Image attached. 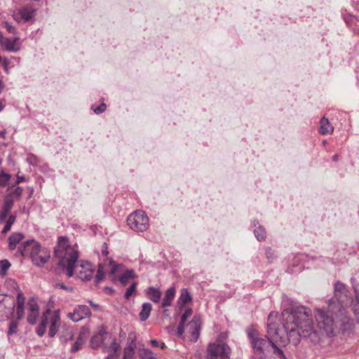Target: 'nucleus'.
Here are the masks:
<instances>
[{
    "label": "nucleus",
    "instance_id": "1",
    "mask_svg": "<svg viewBox=\"0 0 359 359\" xmlns=\"http://www.w3.org/2000/svg\"><path fill=\"white\" fill-rule=\"evenodd\" d=\"M254 353L259 359H276L271 353L276 345H285L287 342L296 346L302 338L308 339L317 344L321 340L320 334L315 330L312 313L303 306H292L278 313L271 312L268 317L267 339L259 337L253 327L246 330Z\"/></svg>",
    "mask_w": 359,
    "mask_h": 359
},
{
    "label": "nucleus",
    "instance_id": "2",
    "mask_svg": "<svg viewBox=\"0 0 359 359\" xmlns=\"http://www.w3.org/2000/svg\"><path fill=\"white\" fill-rule=\"evenodd\" d=\"M55 255L59 260V265L66 269L67 276H73L75 264L79 259L77 245H71L67 237L60 236L55 248Z\"/></svg>",
    "mask_w": 359,
    "mask_h": 359
},
{
    "label": "nucleus",
    "instance_id": "3",
    "mask_svg": "<svg viewBox=\"0 0 359 359\" xmlns=\"http://www.w3.org/2000/svg\"><path fill=\"white\" fill-rule=\"evenodd\" d=\"M339 310L335 308V303L334 302L329 303V310L327 312L318 309L316 318L318 327L329 336L334 335L338 327L342 333H350L353 329L348 332H344L342 330L341 322L340 317H339Z\"/></svg>",
    "mask_w": 359,
    "mask_h": 359
},
{
    "label": "nucleus",
    "instance_id": "4",
    "mask_svg": "<svg viewBox=\"0 0 359 359\" xmlns=\"http://www.w3.org/2000/svg\"><path fill=\"white\" fill-rule=\"evenodd\" d=\"M351 297L348 295V291L344 283L338 281L334 285V298L330 301V303L334 302L335 308L339 309L340 320L341 322V329L344 332L351 331L354 327V323L346 314V309H344V304Z\"/></svg>",
    "mask_w": 359,
    "mask_h": 359
},
{
    "label": "nucleus",
    "instance_id": "5",
    "mask_svg": "<svg viewBox=\"0 0 359 359\" xmlns=\"http://www.w3.org/2000/svg\"><path fill=\"white\" fill-rule=\"evenodd\" d=\"M18 251L22 256L29 255L33 264L38 266L44 265L50 259V252L34 240L24 242L19 246Z\"/></svg>",
    "mask_w": 359,
    "mask_h": 359
},
{
    "label": "nucleus",
    "instance_id": "6",
    "mask_svg": "<svg viewBox=\"0 0 359 359\" xmlns=\"http://www.w3.org/2000/svg\"><path fill=\"white\" fill-rule=\"evenodd\" d=\"M128 225L135 231H144L149 226V217L142 210H137L130 214L127 219Z\"/></svg>",
    "mask_w": 359,
    "mask_h": 359
},
{
    "label": "nucleus",
    "instance_id": "7",
    "mask_svg": "<svg viewBox=\"0 0 359 359\" xmlns=\"http://www.w3.org/2000/svg\"><path fill=\"white\" fill-rule=\"evenodd\" d=\"M206 359H229L231 348L225 343L210 344L207 349Z\"/></svg>",
    "mask_w": 359,
    "mask_h": 359
},
{
    "label": "nucleus",
    "instance_id": "8",
    "mask_svg": "<svg viewBox=\"0 0 359 359\" xmlns=\"http://www.w3.org/2000/svg\"><path fill=\"white\" fill-rule=\"evenodd\" d=\"M91 312L90 309L86 305H79L73 312L67 314V317L73 322H79V320L90 316Z\"/></svg>",
    "mask_w": 359,
    "mask_h": 359
},
{
    "label": "nucleus",
    "instance_id": "9",
    "mask_svg": "<svg viewBox=\"0 0 359 359\" xmlns=\"http://www.w3.org/2000/svg\"><path fill=\"white\" fill-rule=\"evenodd\" d=\"M107 335V332L105 327L103 325L100 326L97 328V332L90 339V346L94 349L99 348L103 344Z\"/></svg>",
    "mask_w": 359,
    "mask_h": 359
},
{
    "label": "nucleus",
    "instance_id": "10",
    "mask_svg": "<svg viewBox=\"0 0 359 359\" xmlns=\"http://www.w3.org/2000/svg\"><path fill=\"white\" fill-rule=\"evenodd\" d=\"M35 15L34 10L31 7H23L18 11V12L13 14L14 19L20 22L24 20L25 22H28L32 20Z\"/></svg>",
    "mask_w": 359,
    "mask_h": 359
},
{
    "label": "nucleus",
    "instance_id": "11",
    "mask_svg": "<svg viewBox=\"0 0 359 359\" xmlns=\"http://www.w3.org/2000/svg\"><path fill=\"white\" fill-rule=\"evenodd\" d=\"M94 269L90 262H81L78 271V276L82 280H90L93 275Z\"/></svg>",
    "mask_w": 359,
    "mask_h": 359
},
{
    "label": "nucleus",
    "instance_id": "12",
    "mask_svg": "<svg viewBox=\"0 0 359 359\" xmlns=\"http://www.w3.org/2000/svg\"><path fill=\"white\" fill-rule=\"evenodd\" d=\"M355 290V298L351 297L344 304V309L345 307L350 306L352 308V310L358 319V322L359 323V292L354 287Z\"/></svg>",
    "mask_w": 359,
    "mask_h": 359
},
{
    "label": "nucleus",
    "instance_id": "13",
    "mask_svg": "<svg viewBox=\"0 0 359 359\" xmlns=\"http://www.w3.org/2000/svg\"><path fill=\"white\" fill-rule=\"evenodd\" d=\"M60 318L57 311L54 312L50 318V329L48 334L50 337H53L57 332L60 325Z\"/></svg>",
    "mask_w": 359,
    "mask_h": 359
},
{
    "label": "nucleus",
    "instance_id": "14",
    "mask_svg": "<svg viewBox=\"0 0 359 359\" xmlns=\"http://www.w3.org/2000/svg\"><path fill=\"white\" fill-rule=\"evenodd\" d=\"M189 332H191V337L196 341L199 337V332L201 330L200 320L196 318H194L189 323Z\"/></svg>",
    "mask_w": 359,
    "mask_h": 359
},
{
    "label": "nucleus",
    "instance_id": "15",
    "mask_svg": "<svg viewBox=\"0 0 359 359\" xmlns=\"http://www.w3.org/2000/svg\"><path fill=\"white\" fill-rule=\"evenodd\" d=\"M192 301V297L191 294L187 289H182L181 290L180 296L177 301V304L180 309L184 308L187 304L191 302Z\"/></svg>",
    "mask_w": 359,
    "mask_h": 359
},
{
    "label": "nucleus",
    "instance_id": "16",
    "mask_svg": "<svg viewBox=\"0 0 359 359\" xmlns=\"http://www.w3.org/2000/svg\"><path fill=\"white\" fill-rule=\"evenodd\" d=\"M18 38L5 39L1 41L2 45L10 52H17L20 48L17 45Z\"/></svg>",
    "mask_w": 359,
    "mask_h": 359
},
{
    "label": "nucleus",
    "instance_id": "17",
    "mask_svg": "<svg viewBox=\"0 0 359 359\" xmlns=\"http://www.w3.org/2000/svg\"><path fill=\"white\" fill-rule=\"evenodd\" d=\"M175 296V289L170 287L165 291V297L163 299L161 306L168 307L172 304V302Z\"/></svg>",
    "mask_w": 359,
    "mask_h": 359
},
{
    "label": "nucleus",
    "instance_id": "18",
    "mask_svg": "<svg viewBox=\"0 0 359 359\" xmlns=\"http://www.w3.org/2000/svg\"><path fill=\"white\" fill-rule=\"evenodd\" d=\"M136 348V342L131 340L130 343L123 349V359H133Z\"/></svg>",
    "mask_w": 359,
    "mask_h": 359
},
{
    "label": "nucleus",
    "instance_id": "19",
    "mask_svg": "<svg viewBox=\"0 0 359 359\" xmlns=\"http://www.w3.org/2000/svg\"><path fill=\"white\" fill-rule=\"evenodd\" d=\"M86 339V331L83 329L80 332L79 337L76 339V341H75V343L74 344V345L72 346V347L71 348V351L76 352V351H79L81 348L83 344H84Z\"/></svg>",
    "mask_w": 359,
    "mask_h": 359
},
{
    "label": "nucleus",
    "instance_id": "20",
    "mask_svg": "<svg viewBox=\"0 0 359 359\" xmlns=\"http://www.w3.org/2000/svg\"><path fill=\"white\" fill-rule=\"evenodd\" d=\"M334 128L331 126L327 118L323 117L320 122L319 131L322 135L332 133Z\"/></svg>",
    "mask_w": 359,
    "mask_h": 359
},
{
    "label": "nucleus",
    "instance_id": "21",
    "mask_svg": "<svg viewBox=\"0 0 359 359\" xmlns=\"http://www.w3.org/2000/svg\"><path fill=\"white\" fill-rule=\"evenodd\" d=\"M24 238V236L20 233H14L8 238V245L11 250H14L16 245L20 242Z\"/></svg>",
    "mask_w": 359,
    "mask_h": 359
},
{
    "label": "nucleus",
    "instance_id": "22",
    "mask_svg": "<svg viewBox=\"0 0 359 359\" xmlns=\"http://www.w3.org/2000/svg\"><path fill=\"white\" fill-rule=\"evenodd\" d=\"M147 294L149 295L150 300L153 302L158 303L160 302L161 292L158 289L150 287L148 288Z\"/></svg>",
    "mask_w": 359,
    "mask_h": 359
},
{
    "label": "nucleus",
    "instance_id": "23",
    "mask_svg": "<svg viewBox=\"0 0 359 359\" xmlns=\"http://www.w3.org/2000/svg\"><path fill=\"white\" fill-rule=\"evenodd\" d=\"M151 309L152 306L150 303L146 302L142 304V311L139 313V317L141 321H145L148 319Z\"/></svg>",
    "mask_w": 359,
    "mask_h": 359
},
{
    "label": "nucleus",
    "instance_id": "24",
    "mask_svg": "<svg viewBox=\"0 0 359 359\" xmlns=\"http://www.w3.org/2000/svg\"><path fill=\"white\" fill-rule=\"evenodd\" d=\"M136 277L134 270L130 269L126 271L119 278V281L123 285H126L130 280Z\"/></svg>",
    "mask_w": 359,
    "mask_h": 359
},
{
    "label": "nucleus",
    "instance_id": "25",
    "mask_svg": "<svg viewBox=\"0 0 359 359\" xmlns=\"http://www.w3.org/2000/svg\"><path fill=\"white\" fill-rule=\"evenodd\" d=\"M48 323V318L46 314H43L41 321L36 328V333L39 336L42 337L46 332V326Z\"/></svg>",
    "mask_w": 359,
    "mask_h": 359
},
{
    "label": "nucleus",
    "instance_id": "26",
    "mask_svg": "<svg viewBox=\"0 0 359 359\" xmlns=\"http://www.w3.org/2000/svg\"><path fill=\"white\" fill-rule=\"evenodd\" d=\"M29 313H39V306L34 297H32L27 302Z\"/></svg>",
    "mask_w": 359,
    "mask_h": 359
},
{
    "label": "nucleus",
    "instance_id": "27",
    "mask_svg": "<svg viewBox=\"0 0 359 359\" xmlns=\"http://www.w3.org/2000/svg\"><path fill=\"white\" fill-rule=\"evenodd\" d=\"M254 233L257 239L259 241H264L266 238L265 230L261 226H258L257 228L255 229Z\"/></svg>",
    "mask_w": 359,
    "mask_h": 359
},
{
    "label": "nucleus",
    "instance_id": "28",
    "mask_svg": "<svg viewBox=\"0 0 359 359\" xmlns=\"http://www.w3.org/2000/svg\"><path fill=\"white\" fill-rule=\"evenodd\" d=\"M18 320H11L10 323H9V326H8V330L7 332V334L8 336H11L13 334H16L17 332H18Z\"/></svg>",
    "mask_w": 359,
    "mask_h": 359
},
{
    "label": "nucleus",
    "instance_id": "29",
    "mask_svg": "<svg viewBox=\"0 0 359 359\" xmlns=\"http://www.w3.org/2000/svg\"><path fill=\"white\" fill-rule=\"evenodd\" d=\"M15 217L13 215H10L8 217V219L6 222L5 226L4 227V229L2 230V233L5 234L7 232H8L11 230V226L13 224V223L15 222Z\"/></svg>",
    "mask_w": 359,
    "mask_h": 359
},
{
    "label": "nucleus",
    "instance_id": "30",
    "mask_svg": "<svg viewBox=\"0 0 359 359\" xmlns=\"http://www.w3.org/2000/svg\"><path fill=\"white\" fill-rule=\"evenodd\" d=\"M13 205V199L11 195L6 196L4 199V203L3 205V208L11 210L12 207Z\"/></svg>",
    "mask_w": 359,
    "mask_h": 359
},
{
    "label": "nucleus",
    "instance_id": "31",
    "mask_svg": "<svg viewBox=\"0 0 359 359\" xmlns=\"http://www.w3.org/2000/svg\"><path fill=\"white\" fill-rule=\"evenodd\" d=\"M104 272L103 271V265L99 264L98 270L97 272V274L95 276V283L98 284L100 283L104 278Z\"/></svg>",
    "mask_w": 359,
    "mask_h": 359
},
{
    "label": "nucleus",
    "instance_id": "32",
    "mask_svg": "<svg viewBox=\"0 0 359 359\" xmlns=\"http://www.w3.org/2000/svg\"><path fill=\"white\" fill-rule=\"evenodd\" d=\"M25 297L22 292H18L14 306H25Z\"/></svg>",
    "mask_w": 359,
    "mask_h": 359
},
{
    "label": "nucleus",
    "instance_id": "33",
    "mask_svg": "<svg viewBox=\"0 0 359 359\" xmlns=\"http://www.w3.org/2000/svg\"><path fill=\"white\" fill-rule=\"evenodd\" d=\"M140 356L143 359H155L153 353L149 349H142L140 351Z\"/></svg>",
    "mask_w": 359,
    "mask_h": 359
},
{
    "label": "nucleus",
    "instance_id": "34",
    "mask_svg": "<svg viewBox=\"0 0 359 359\" xmlns=\"http://www.w3.org/2000/svg\"><path fill=\"white\" fill-rule=\"evenodd\" d=\"M11 263L7 259L0 261V268L1 270V275L4 276L7 270L10 268Z\"/></svg>",
    "mask_w": 359,
    "mask_h": 359
},
{
    "label": "nucleus",
    "instance_id": "35",
    "mask_svg": "<svg viewBox=\"0 0 359 359\" xmlns=\"http://www.w3.org/2000/svg\"><path fill=\"white\" fill-rule=\"evenodd\" d=\"M119 348H120L119 344L117 343V341L115 339H114L110 346L109 347V351H110L109 353L118 354V351Z\"/></svg>",
    "mask_w": 359,
    "mask_h": 359
},
{
    "label": "nucleus",
    "instance_id": "36",
    "mask_svg": "<svg viewBox=\"0 0 359 359\" xmlns=\"http://www.w3.org/2000/svg\"><path fill=\"white\" fill-rule=\"evenodd\" d=\"M271 355L276 356V358H278L279 359H287L284 353L283 352V351L281 349H280L277 346V344L276 345Z\"/></svg>",
    "mask_w": 359,
    "mask_h": 359
},
{
    "label": "nucleus",
    "instance_id": "37",
    "mask_svg": "<svg viewBox=\"0 0 359 359\" xmlns=\"http://www.w3.org/2000/svg\"><path fill=\"white\" fill-rule=\"evenodd\" d=\"M137 283H133L132 285L126 290L125 293L126 299H128L136 291Z\"/></svg>",
    "mask_w": 359,
    "mask_h": 359
},
{
    "label": "nucleus",
    "instance_id": "38",
    "mask_svg": "<svg viewBox=\"0 0 359 359\" xmlns=\"http://www.w3.org/2000/svg\"><path fill=\"white\" fill-rule=\"evenodd\" d=\"M11 179V175L6 174L5 172L0 173V187H5L9 180Z\"/></svg>",
    "mask_w": 359,
    "mask_h": 359
},
{
    "label": "nucleus",
    "instance_id": "39",
    "mask_svg": "<svg viewBox=\"0 0 359 359\" xmlns=\"http://www.w3.org/2000/svg\"><path fill=\"white\" fill-rule=\"evenodd\" d=\"M39 317V313H29L27 317V322L31 325L36 324Z\"/></svg>",
    "mask_w": 359,
    "mask_h": 359
},
{
    "label": "nucleus",
    "instance_id": "40",
    "mask_svg": "<svg viewBox=\"0 0 359 359\" xmlns=\"http://www.w3.org/2000/svg\"><path fill=\"white\" fill-rule=\"evenodd\" d=\"M17 320H21L25 315V306H15Z\"/></svg>",
    "mask_w": 359,
    "mask_h": 359
},
{
    "label": "nucleus",
    "instance_id": "41",
    "mask_svg": "<svg viewBox=\"0 0 359 359\" xmlns=\"http://www.w3.org/2000/svg\"><path fill=\"white\" fill-rule=\"evenodd\" d=\"M92 109L95 114H101V113L104 112L107 109V106L105 104L103 103L97 107H93Z\"/></svg>",
    "mask_w": 359,
    "mask_h": 359
},
{
    "label": "nucleus",
    "instance_id": "42",
    "mask_svg": "<svg viewBox=\"0 0 359 359\" xmlns=\"http://www.w3.org/2000/svg\"><path fill=\"white\" fill-rule=\"evenodd\" d=\"M10 212H11L10 210L2 208L1 210L0 211V222L1 223L4 222V220L8 217Z\"/></svg>",
    "mask_w": 359,
    "mask_h": 359
},
{
    "label": "nucleus",
    "instance_id": "43",
    "mask_svg": "<svg viewBox=\"0 0 359 359\" xmlns=\"http://www.w3.org/2000/svg\"><path fill=\"white\" fill-rule=\"evenodd\" d=\"M27 162L33 165H36L39 163V160L36 156L32 154H29L27 157Z\"/></svg>",
    "mask_w": 359,
    "mask_h": 359
},
{
    "label": "nucleus",
    "instance_id": "44",
    "mask_svg": "<svg viewBox=\"0 0 359 359\" xmlns=\"http://www.w3.org/2000/svg\"><path fill=\"white\" fill-rule=\"evenodd\" d=\"M192 314V310L191 309H187L185 310L184 313L182 316L181 322L185 323L187 319L190 317Z\"/></svg>",
    "mask_w": 359,
    "mask_h": 359
},
{
    "label": "nucleus",
    "instance_id": "45",
    "mask_svg": "<svg viewBox=\"0 0 359 359\" xmlns=\"http://www.w3.org/2000/svg\"><path fill=\"white\" fill-rule=\"evenodd\" d=\"M22 193V189L20 187H16L13 193L11 194L13 196H16L18 198L20 197Z\"/></svg>",
    "mask_w": 359,
    "mask_h": 359
},
{
    "label": "nucleus",
    "instance_id": "46",
    "mask_svg": "<svg viewBox=\"0 0 359 359\" xmlns=\"http://www.w3.org/2000/svg\"><path fill=\"white\" fill-rule=\"evenodd\" d=\"M266 255L269 261H272L274 257V252L270 248H268L266 249Z\"/></svg>",
    "mask_w": 359,
    "mask_h": 359
},
{
    "label": "nucleus",
    "instance_id": "47",
    "mask_svg": "<svg viewBox=\"0 0 359 359\" xmlns=\"http://www.w3.org/2000/svg\"><path fill=\"white\" fill-rule=\"evenodd\" d=\"M67 337H63V336H60V337L61 341H67L69 340H72L73 334H72V332L71 331H67Z\"/></svg>",
    "mask_w": 359,
    "mask_h": 359
},
{
    "label": "nucleus",
    "instance_id": "48",
    "mask_svg": "<svg viewBox=\"0 0 359 359\" xmlns=\"http://www.w3.org/2000/svg\"><path fill=\"white\" fill-rule=\"evenodd\" d=\"M184 323L180 321L177 327V334L181 336L184 332Z\"/></svg>",
    "mask_w": 359,
    "mask_h": 359
},
{
    "label": "nucleus",
    "instance_id": "49",
    "mask_svg": "<svg viewBox=\"0 0 359 359\" xmlns=\"http://www.w3.org/2000/svg\"><path fill=\"white\" fill-rule=\"evenodd\" d=\"M6 27L7 29V30L10 32V33H12V34H15V28L14 27H13L12 25H11L10 24H8V22L6 23Z\"/></svg>",
    "mask_w": 359,
    "mask_h": 359
},
{
    "label": "nucleus",
    "instance_id": "50",
    "mask_svg": "<svg viewBox=\"0 0 359 359\" xmlns=\"http://www.w3.org/2000/svg\"><path fill=\"white\" fill-rule=\"evenodd\" d=\"M107 245L106 243H104L102 247V254L104 256H107L108 250H107Z\"/></svg>",
    "mask_w": 359,
    "mask_h": 359
},
{
    "label": "nucleus",
    "instance_id": "51",
    "mask_svg": "<svg viewBox=\"0 0 359 359\" xmlns=\"http://www.w3.org/2000/svg\"><path fill=\"white\" fill-rule=\"evenodd\" d=\"M105 359H118V354L109 353Z\"/></svg>",
    "mask_w": 359,
    "mask_h": 359
},
{
    "label": "nucleus",
    "instance_id": "52",
    "mask_svg": "<svg viewBox=\"0 0 359 359\" xmlns=\"http://www.w3.org/2000/svg\"><path fill=\"white\" fill-rule=\"evenodd\" d=\"M58 286L62 288V289H64V290H69V291H72V287H67L65 285L64 283H59L58 284Z\"/></svg>",
    "mask_w": 359,
    "mask_h": 359
},
{
    "label": "nucleus",
    "instance_id": "53",
    "mask_svg": "<svg viewBox=\"0 0 359 359\" xmlns=\"http://www.w3.org/2000/svg\"><path fill=\"white\" fill-rule=\"evenodd\" d=\"M151 346H154V347H158V346H159V342H158L157 340H156V339H153V340H151Z\"/></svg>",
    "mask_w": 359,
    "mask_h": 359
},
{
    "label": "nucleus",
    "instance_id": "54",
    "mask_svg": "<svg viewBox=\"0 0 359 359\" xmlns=\"http://www.w3.org/2000/svg\"><path fill=\"white\" fill-rule=\"evenodd\" d=\"M88 303L90 304V306L95 309H98L99 305L97 304L93 303L91 300H88Z\"/></svg>",
    "mask_w": 359,
    "mask_h": 359
},
{
    "label": "nucleus",
    "instance_id": "55",
    "mask_svg": "<svg viewBox=\"0 0 359 359\" xmlns=\"http://www.w3.org/2000/svg\"><path fill=\"white\" fill-rule=\"evenodd\" d=\"M118 267H119V266H118V265H114V266L112 267L111 270V273H113V274H114V273H115L116 272V270H117V269H118Z\"/></svg>",
    "mask_w": 359,
    "mask_h": 359
},
{
    "label": "nucleus",
    "instance_id": "56",
    "mask_svg": "<svg viewBox=\"0 0 359 359\" xmlns=\"http://www.w3.org/2000/svg\"><path fill=\"white\" fill-rule=\"evenodd\" d=\"M24 180H25L24 177L18 176L17 183H20V182H23Z\"/></svg>",
    "mask_w": 359,
    "mask_h": 359
},
{
    "label": "nucleus",
    "instance_id": "57",
    "mask_svg": "<svg viewBox=\"0 0 359 359\" xmlns=\"http://www.w3.org/2000/svg\"><path fill=\"white\" fill-rule=\"evenodd\" d=\"M0 136L2 137L3 138H5L6 130H3L0 131Z\"/></svg>",
    "mask_w": 359,
    "mask_h": 359
},
{
    "label": "nucleus",
    "instance_id": "58",
    "mask_svg": "<svg viewBox=\"0 0 359 359\" xmlns=\"http://www.w3.org/2000/svg\"><path fill=\"white\" fill-rule=\"evenodd\" d=\"M3 83L2 81L0 80V93H1L2 90H3Z\"/></svg>",
    "mask_w": 359,
    "mask_h": 359
},
{
    "label": "nucleus",
    "instance_id": "59",
    "mask_svg": "<svg viewBox=\"0 0 359 359\" xmlns=\"http://www.w3.org/2000/svg\"><path fill=\"white\" fill-rule=\"evenodd\" d=\"M104 290L109 291V292H113V290L111 287H106L104 288Z\"/></svg>",
    "mask_w": 359,
    "mask_h": 359
},
{
    "label": "nucleus",
    "instance_id": "60",
    "mask_svg": "<svg viewBox=\"0 0 359 359\" xmlns=\"http://www.w3.org/2000/svg\"><path fill=\"white\" fill-rule=\"evenodd\" d=\"M165 344L164 343H161V345H160V347L161 349H163L165 348Z\"/></svg>",
    "mask_w": 359,
    "mask_h": 359
},
{
    "label": "nucleus",
    "instance_id": "61",
    "mask_svg": "<svg viewBox=\"0 0 359 359\" xmlns=\"http://www.w3.org/2000/svg\"><path fill=\"white\" fill-rule=\"evenodd\" d=\"M4 107L1 104H0V111L3 109Z\"/></svg>",
    "mask_w": 359,
    "mask_h": 359
},
{
    "label": "nucleus",
    "instance_id": "62",
    "mask_svg": "<svg viewBox=\"0 0 359 359\" xmlns=\"http://www.w3.org/2000/svg\"><path fill=\"white\" fill-rule=\"evenodd\" d=\"M4 66H5V67H6V65H7V62H6V61H4Z\"/></svg>",
    "mask_w": 359,
    "mask_h": 359
},
{
    "label": "nucleus",
    "instance_id": "63",
    "mask_svg": "<svg viewBox=\"0 0 359 359\" xmlns=\"http://www.w3.org/2000/svg\"><path fill=\"white\" fill-rule=\"evenodd\" d=\"M333 159H334V160H336V159H337V156H334V157H333Z\"/></svg>",
    "mask_w": 359,
    "mask_h": 359
}]
</instances>
